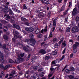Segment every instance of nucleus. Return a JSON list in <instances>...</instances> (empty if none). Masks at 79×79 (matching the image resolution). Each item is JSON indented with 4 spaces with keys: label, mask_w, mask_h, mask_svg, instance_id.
<instances>
[{
    "label": "nucleus",
    "mask_w": 79,
    "mask_h": 79,
    "mask_svg": "<svg viewBox=\"0 0 79 79\" xmlns=\"http://www.w3.org/2000/svg\"><path fill=\"white\" fill-rule=\"evenodd\" d=\"M30 37L31 38L29 41V42H30V44L31 45H32V46H34V45H35V40L33 39V37H34V35L32 34H30Z\"/></svg>",
    "instance_id": "f257e3e1"
},
{
    "label": "nucleus",
    "mask_w": 79,
    "mask_h": 79,
    "mask_svg": "<svg viewBox=\"0 0 79 79\" xmlns=\"http://www.w3.org/2000/svg\"><path fill=\"white\" fill-rule=\"evenodd\" d=\"M24 55V54H20V55L18 54V59H17V60H15L16 63H20L21 61H23V59L21 58L20 56H21V57H23Z\"/></svg>",
    "instance_id": "f03ea898"
},
{
    "label": "nucleus",
    "mask_w": 79,
    "mask_h": 79,
    "mask_svg": "<svg viewBox=\"0 0 79 79\" xmlns=\"http://www.w3.org/2000/svg\"><path fill=\"white\" fill-rule=\"evenodd\" d=\"M49 26L51 28L53 27L52 32H53L54 30L55 29V27H56V21L55 20L52 21L51 22Z\"/></svg>",
    "instance_id": "7ed1b4c3"
},
{
    "label": "nucleus",
    "mask_w": 79,
    "mask_h": 79,
    "mask_svg": "<svg viewBox=\"0 0 79 79\" xmlns=\"http://www.w3.org/2000/svg\"><path fill=\"white\" fill-rule=\"evenodd\" d=\"M60 61L59 59H57L55 60L52 61V65H54L55 66H57L58 64H56V63H58Z\"/></svg>",
    "instance_id": "20e7f679"
},
{
    "label": "nucleus",
    "mask_w": 79,
    "mask_h": 79,
    "mask_svg": "<svg viewBox=\"0 0 79 79\" xmlns=\"http://www.w3.org/2000/svg\"><path fill=\"white\" fill-rule=\"evenodd\" d=\"M3 48L4 49V51L5 52L6 54L7 55H8V54H10V51L7 49V48H6V45L5 44L3 45Z\"/></svg>",
    "instance_id": "39448f33"
},
{
    "label": "nucleus",
    "mask_w": 79,
    "mask_h": 79,
    "mask_svg": "<svg viewBox=\"0 0 79 79\" xmlns=\"http://www.w3.org/2000/svg\"><path fill=\"white\" fill-rule=\"evenodd\" d=\"M79 31V29L77 27H75L72 28V32L73 33H74V32H76Z\"/></svg>",
    "instance_id": "423d86ee"
},
{
    "label": "nucleus",
    "mask_w": 79,
    "mask_h": 79,
    "mask_svg": "<svg viewBox=\"0 0 79 79\" xmlns=\"http://www.w3.org/2000/svg\"><path fill=\"white\" fill-rule=\"evenodd\" d=\"M0 61L2 63H3L4 60V56H3V54L2 53L0 52Z\"/></svg>",
    "instance_id": "0eeeda50"
},
{
    "label": "nucleus",
    "mask_w": 79,
    "mask_h": 79,
    "mask_svg": "<svg viewBox=\"0 0 79 79\" xmlns=\"http://www.w3.org/2000/svg\"><path fill=\"white\" fill-rule=\"evenodd\" d=\"M25 30L28 32H31L34 31V28L32 27H27L25 28Z\"/></svg>",
    "instance_id": "6e6552de"
},
{
    "label": "nucleus",
    "mask_w": 79,
    "mask_h": 79,
    "mask_svg": "<svg viewBox=\"0 0 79 79\" xmlns=\"http://www.w3.org/2000/svg\"><path fill=\"white\" fill-rule=\"evenodd\" d=\"M33 79H39V73H38L35 74L33 77Z\"/></svg>",
    "instance_id": "1a4fd4ad"
},
{
    "label": "nucleus",
    "mask_w": 79,
    "mask_h": 79,
    "mask_svg": "<svg viewBox=\"0 0 79 79\" xmlns=\"http://www.w3.org/2000/svg\"><path fill=\"white\" fill-rule=\"evenodd\" d=\"M53 68H51L50 69V70H51V73L49 74V77H51L53 73H54V71H53Z\"/></svg>",
    "instance_id": "9d476101"
},
{
    "label": "nucleus",
    "mask_w": 79,
    "mask_h": 79,
    "mask_svg": "<svg viewBox=\"0 0 79 79\" xmlns=\"http://www.w3.org/2000/svg\"><path fill=\"white\" fill-rule=\"evenodd\" d=\"M72 15L73 16L74 15H77V8H75L73 9L72 12Z\"/></svg>",
    "instance_id": "9b49d317"
},
{
    "label": "nucleus",
    "mask_w": 79,
    "mask_h": 79,
    "mask_svg": "<svg viewBox=\"0 0 79 79\" xmlns=\"http://www.w3.org/2000/svg\"><path fill=\"white\" fill-rule=\"evenodd\" d=\"M12 9L14 11H15V12H17V13H19L20 11L18 10H17L15 8V6H13Z\"/></svg>",
    "instance_id": "f8f14e48"
},
{
    "label": "nucleus",
    "mask_w": 79,
    "mask_h": 79,
    "mask_svg": "<svg viewBox=\"0 0 79 79\" xmlns=\"http://www.w3.org/2000/svg\"><path fill=\"white\" fill-rule=\"evenodd\" d=\"M13 32L14 33V37H15V39H17V38H18V36H17V35H15V34H18L19 33L17 31H14V30H13Z\"/></svg>",
    "instance_id": "ddd939ff"
},
{
    "label": "nucleus",
    "mask_w": 79,
    "mask_h": 79,
    "mask_svg": "<svg viewBox=\"0 0 79 79\" xmlns=\"http://www.w3.org/2000/svg\"><path fill=\"white\" fill-rule=\"evenodd\" d=\"M23 48L24 50L26 51L27 52H28V53H29V52H31V51H32L31 49L28 50V49L27 48H26V47H24Z\"/></svg>",
    "instance_id": "4468645a"
},
{
    "label": "nucleus",
    "mask_w": 79,
    "mask_h": 79,
    "mask_svg": "<svg viewBox=\"0 0 79 79\" xmlns=\"http://www.w3.org/2000/svg\"><path fill=\"white\" fill-rule=\"evenodd\" d=\"M39 52L40 53H41L44 55V54H45L46 53V51L44 49H41L40 51Z\"/></svg>",
    "instance_id": "2eb2a0df"
},
{
    "label": "nucleus",
    "mask_w": 79,
    "mask_h": 79,
    "mask_svg": "<svg viewBox=\"0 0 79 79\" xmlns=\"http://www.w3.org/2000/svg\"><path fill=\"white\" fill-rule=\"evenodd\" d=\"M73 52L74 53H76L77 52V47L76 46H75V45H73Z\"/></svg>",
    "instance_id": "dca6fc26"
},
{
    "label": "nucleus",
    "mask_w": 79,
    "mask_h": 79,
    "mask_svg": "<svg viewBox=\"0 0 79 79\" xmlns=\"http://www.w3.org/2000/svg\"><path fill=\"white\" fill-rule=\"evenodd\" d=\"M41 2L42 3H44L47 4L49 3V1L48 0H44V1L43 0H41Z\"/></svg>",
    "instance_id": "f3484780"
},
{
    "label": "nucleus",
    "mask_w": 79,
    "mask_h": 79,
    "mask_svg": "<svg viewBox=\"0 0 79 79\" xmlns=\"http://www.w3.org/2000/svg\"><path fill=\"white\" fill-rule=\"evenodd\" d=\"M8 10V7H5V9H3L2 10V11H3L5 13H8V10Z\"/></svg>",
    "instance_id": "a211bd4d"
},
{
    "label": "nucleus",
    "mask_w": 79,
    "mask_h": 79,
    "mask_svg": "<svg viewBox=\"0 0 79 79\" xmlns=\"http://www.w3.org/2000/svg\"><path fill=\"white\" fill-rule=\"evenodd\" d=\"M13 25L14 27H16V29H18L19 30L20 29V27H19V26L18 25L16 26L15 24H13Z\"/></svg>",
    "instance_id": "6ab92c4d"
},
{
    "label": "nucleus",
    "mask_w": 79,
    "mask_h": 79,
    "mask_svg": "<svg viewBox=\"0 0 79 79\" xmlns=\"http://www.w3.org/2000/svg\"><path fill=\"white\" fill-rule=\"evenodd\" d=\"M40 32V30L38 28L36 29L35 31V34H39Z\"/></svg>",
    "instance_id": "aec40b11"
},
{
    "label": "nucleus",
    "mask_w": 79,
    "mask_h": 79,
    "mask_svg": "<svg viewBox=\"0 0 79 79\" xmlns=\"http://www.w3.org/2000/svg\"><path fill=\"white\" fill-rule=\"evenodd\" d=\"M36 59L37 57L35 56L31 59V61H32V63H34V62H35V60H36Z\"/></svg>",
    "instance_id": "412c9836"
},
{
    "label": "nucleus",
    "mask_w": 79,
    "mask_h": 79,
    "mask_svg": "<svg viewBox=\"0 0 79 79\" xmlns=\"http://www.w3.org/2000/svg\"><path fill=\"white\" fill-rule=\"evenodd\" d=\"M40 65H38V66H37L36 67H34L33 68V69L34 70H35V71H36L37 69H39V68H40Z\"/></svg>",
    "instance_id": "4be33fe9"
},
{
    "label": "nucleus",
    "mask_w": 79,
    "mask_h": 79,
    "mask_svg": "<svg viewBox=\"0 0 79 79\" xmlns=\"http://www.w3.org/2000/svg\"><path fill=\"white\" fill-rule=\"evenodd\" d=\"M64 8H65V5H64L60 9V11H64Z\"/></svg>",
    "instance_id": "5701e85b"
},
{
    "label": "nucleus",
    "mask_w": 79,
    "mask_h": 79,
    "mask_svg": "<svg viewBox=\"0 0 79 79\" xmlns=\"http://www.w3.org/2000/svg\"><path fill=\"white\" fill-rule=\"evenodd\" d=\"M52 55H55L57 54V51H54L52 52Z\"/></svg>",
    "instance_id": "b1692460"
},
{
    "label": "nucleus",
    "mask_w": 79,
    "mask_h": 79,
    "mask_svg": "<svg viewBox=\"0 0 79 79\" xmlns=\"http://www.w3.org/2000/svg\"><path fill=\"white\" fill-rule=\"evenodd\" d=\"M75 45V47H78L79 46V43L77 42H76L75 44L73 45Z\"/></svg>",
    "instance_id": "393cba45"
},
{
    "label": "nucleus",
    "mask_w": 79,
    "mask_h": 79,
    "mask_svg": "<svg viewBox=\"0 0 79 79\" xmlns=\"http://www.w3.org/2000/svg\"><path fill=\"white\" fill-rule=\"evenodd\" d=\"M42 34L40 33L38 35L37 37L39 38H41V37H42Z\"/></svg>",
    "instance_id": "a878e982"
},
{
    "label": "nucleus",
    "mask_w": 79,
    "mask_h": 79,
    "mask_svg": "<svg viewBox=\"0 0 79 79\" xmlns=\"http://www.w3.org/2000/svg\"><path fill=\"white\" fill-rule=\"evenodd\" d=\"M15 74V72L14 71H13L12 72V74H11L10 75V76H13V74Z\"/></svg>",
    "instance_id": "bb28decb"
},
{
    "label": "nucleus",
    "mask_w": 79,
    "mask_h": 79,
    "mask_svg": "<svg viewBox=\"0 0 79 79\" xmlns=\"http://www.w3.org/2000/svg\"><path fill=\"white\" fill-rule=\"evenodd\" d=\"M71 31V29L69 27H67L66 29V32H70Z\"/></svg>",
    "instance_id": "cd10ccee"
},
{
    "label": "nucleus",
    "mask_w": 79,
    "mask_h": 79,
    "mask_svg": "<svg viewBox=\"0 0 79 79\" xmlns=\"http://www.w3.org/2000/svg\"><path fill=\"white\" fill-rule=\"evenodd\" d=\"M21 19L23 21H27V19L26 18L23 17L21 18Z\"/></svg>",
    "instance_id": "c85d7f7f"
},
{
    "label": "nucleus",
    "mask_w": 79,
    "mask_h": 79,
    "mask_svg": "<svg viewBox=\"0 0 79 79\" xmlns=\"http://www.w3.org/2000/svg\"><path fill=\"white\" fill-rule=\"evenodd\" d=\"M23 9H25V10H26L27 9V7L26 6V4H24L23 6Z\"/></svg>",
    "instance_id": "c756f323"
},
{
    "label": "nucleus",
    "mask_w": 79,
    "mask_h": 79,
    "mask_svg": "<svg viewBox=\"0 0 79 79\" xmlns=\"http://www.w3.org/2000/svg\"><path fill=\"white\" fill-rule=\"evenodd\" d=\"M67 76L68 77H69V79H73V78H74V77L72 75H70V76Z\"/></svg>",
    "instance_id": "7c9ffc66"
},
{
    "label": "nucleus",
    "mask_w": 79,
    "mask_h": 79,
    "mask_svg": "<svg viewBox=\"0 0 79 79\" xmlns=\"http://www.w3.org/2000/svg\"><path fill=\"white\" fill-rule=\"evenodd\" d=\"M3 37L4 39H5L6 40H7V39H8V37L7 36V35H4Z\"/></svg>",
    "instance_id": "2f4dec72"
},
{
    "label": "nucleus",
    "mask_w": 79,
    "mask_h": 79,
    "mask_svg": "<svg viewBox=\"0 0 79 79\" xmlns=\"http://www.w3.org/2000/svg\"><path fill=\"white\" fill-rule=\"evenodd\" d=\"M25 24L27 25V26H31V23L27 22L25 23Z\"/></svg>",
    "instance_id": "473e14b6"
},
{
    "label": "nucleus",
    "mask_w": 79,
    "mask_h": 79,
    "mask_svg": "<svg viewBox=\"0 0 79 79\" xmlns=\"http://www.w3.org/2000/svg\"><path fill=\"white\" fill-rule=\"evenodd\" d=\"M44 74H45V73H44L43 72L40 74V76H41V77H42L44 76Z\"/></svg>",
    "instance_id": "72a5a7b5"
},
{
    "label": "nucleus",
    "mask_w": 79,
    "mask_h": 79,
    "mask_svg": "<svg viewBox=\"0 0 79 79\" xmlns=\"http://www.w3.org/2000/svg\"><path fill=\"white\" fill-rule=\"evenodd\" d=\"M76 22H78L79 21V17H77L76 18Z\"/></svg>",
    "instance_id": "f704fd0d"
},
{
    "label": "nucleus",
    "mask_w": 79,
    "mask_h": 79,
    "mask_svg": "<svg viewBox=\"0 0 79 79\" xmlns=\"http://www.w3.org/2000/svg\"><path fill=\"white\" fill-rule=\"evenodd\" d=\"M50 58V56H47L45 58V60H48Z\"/></svg>",
    "instance_id": "c9c22d12"
},
{
    "label": "nucleus",
    "mask_w": 79,
    "mask_h": 79,
    "mask_svg": "<svg viewBox=\"0 0 79 79\" xmlns=\"http://www.w3.org/2000/svg\"><path fill=\"white\" fill-rule=\"evenodd\" d=\"M50 37H52V31L50 32V34L48 38H50Z\"/></svg>",
    "instance_id": "e433bc0d"
},
{
    "label": "nucleus",
    "mask_w": 79,
    "mask_h": 79,
    "mask_svg": "<svg viewBox=\"0 0 79 79\" xmlns=\"http://www.w3.org/2000/svg\"><path fill=\"white\" fill-rule=\"evenodd\" d=\"M70 70L71 71H73L74 70V68L71 67L70 69Z\"/></svg>",
    "instance_id": "4c0bfd02"
},
{
    "label": "nucleus",
    "mask_w": 79,
    "mask_h": 79,
    "mask_svg": "<svg viewBox=\"0 0 79 79\" xmlns=\"http://www.w3.org/2000/svg\"><path fill=\"white\" fill-rule=\"evenodd\" d=\"M54 47L55 48H58V44H56L54 45Z\"/></svg>",
    "instance_id": "58836bf2"
},
{
    "label": "nucleus",
    "mask_w": 79,
    "mask_h": 79,
    "mask_svg": "<svg viewBox=\"0 0 79 79\" xmlns=\"http://www.w3.org/2000/svg\"><path fill=\"white\" fill-rule=\"evenodd\" d=\"M0 68H4L3 65V64L2 63L0 64Z\"/></svg>",
    "instance_id": "ea45409f"
},
{
    "label": "nucleus",
    "mask_w": 79,
    "mask_h": 79,
    "mask_svg": "<svg viewBox=\"0 0 79 79\" xmlns=\"http://www.w3.org/2000/svg\"><path fill=\"white\" fill-rule=\"evenodd\" d=\"M9 63H13L14 62V61H13V60L11 59H10L9 60Z\"/></svg>",
    "instance_id": "a19ab883"
},
{
    "label": "nucleus",
    "mask_w": 79,
    "mask_h": 79,
    "mask_svg": "<svg viewBox=\"0 0 79 79\" xmlns=\"http://www.w3.org/2000/svg\"><path fill=\"white\" fill-rule=\"evenodd\" d=\"M65 72L67 73H70V70L68 69H66L65 70Z\"/></svg>",
    "instance_id": "79ce46f5"
},
{
    "label": "nucleus",
    "mask_w": 79,
    "mask_h": 79,
    "mask_svg": "<svg viewBox=\"0 0 79 79\" xmlns=\"http://www.w3.org/2000/svg\"><path fill=\"white\" fill-rule=\"evenodd\" d=\"M9 13L10 15H13V12H12V10H10L9 11Z\"/></svg>",
    "instance_id": "37998d69"
},
{
    "label": "nucleus",
    "mask_w": 79,
    "mask_h": 79,
    "mask_svg": "<svg viewBox=\"0 0 79 79\" xmlns=\"http://www.w3.org/2000/svg\"><path fill=\"white\" fill-rule=\"evenodd\" d=\"M30 57H31V55L29 54L27 58V60L28 61L29 60V59L30 58Z\"/></svg>",
    "instance_id": "c03bdc74"
},
{
    "label": "nucleus",
    "mask_w": 79,
    "mask_h": 79,
    "mask_svg": "<svg viewBox=\"0 0 79 79\" xmlns=\"http://www.w3.org/2000/svg\"><path fill=\"white\" fill-rule=\"evenodd\" d=\"M1 75L0 76V78H2V76H3V75H4V72H2L1 74Z\"/></svg>",
    "instance_id": "a18cd8bd"
},
{
    "label": "nucleus",
    "mask_w": 79,
    "mask_h": 79,
    "mask_svg": "<svg viewBox=\"0 0 79 79\" xmlns=\"http://www.w3.org/2000/svg\"><path fill=\"white\" fill-rule=\"evenodd\" d=\"M64 58V56L63 55L62 56V58L60 59V61H62V60H63Z\"/></svg>",
    "instance_id": "49530a36"
},
{
    "label": "nucleus",
    "mask_w": 79,
    "mask_h": 79,
    "mask_svg": "<svg viewBox=\"0 0 79 79\" xmlns=\"http://www.w3.org/2000/svg\"><path fill=\"white\" fill-rule=\"evenodd\" d=\"M44 37V40H47V35H45Z\"/></svg>",
    "instance_id": "de8ad7c7"
},
{
    "label": "nucleus",
    "mask_w": 79,
    "mask_h": 79,
    "mask_svg": "<svg viewBox=\"0 0 79 79\" xmlns=\"http://www.w3.org/2000/svg\"><path fill=\"white\" fill-rule=\"evenodd\" d=\"M63 41V38H61L60 39V41L59 42V44H61V42Z\"/></svg>",
    "instance_id": "09e8293b"
},
{
    "label": "nucleus",
    "mask_w": 79,
    "mask_h": 79,
    "mask_svg": "<svg viewBox=\"0 0 79 79\" xmlns=\"http://www.w3.org/2000/svg\"><path fill=\"white\" fill-rule=\"evenodd\" d=\"M43 71V69L41 68V69H39L38 71H39V72H41V71Z\"/></svg>",
    "instance_id": "8fccbe9b"
},
{
    "label": "nucleus",
    "mask_w": 79,
    "mask_h": 79,
    "mask_svg": "<svg viewBox=\"0 0 79 79\" xmlns=\"http://www.w3.org/2000/svg\"><path fill=\"white\" fill-rule=\"evenodd\" d=\"M9 66H10V65H6L4 68L5 69H7V68H8Z\"/></svg>",
    "instance_id": "3c124183"
},
{
    "label": "nucleus",
    "mask_w": 79,
    "mask_h": 79,
    "mask_svg": "<svg viewBox=\"0 0 79 79\" xmlns=\"http://www.w3.org/2000/svg\"><path fill=\"white\" fill-rule=\"evenodd\" d=\"M24 42H28V39H25V40H23Z\"/></svg>",
    "instance_id": "603ef678"
},
{
    "label": "nucleus",
    "mask_w": 79,
    "mask_h": 79,
    "mask_svg": "<svg viewBox=\"0 0 79 79\" xmlns=\"http://www.w3.org/2000/svg\"><path fill=\"white\" fill-rule=\"evenodd\" d=\"M44 32H47V27H46L44 29Z\"/></svg>",
    "instance_id": "864d4df0"
},
{
    "label": "nucleus",
    "mask_w": 79,
    "mask_h": 79,
    "mask_svg": "<svg viewBox=\"0 0 79 79\" xmlns=\"http://www.w3.org/2000/svg\"><path fill=\"white\" fill-rule=\"evenodd\" d=\"M66 48H65L64 49V50H63V52H62L63 54H64V53H65V51H66Z\"/></svg>",
    "instance_id": "5fc2aeb1"
},
{
    "label": "nucleus",
    "mask_w": 79,
    "mask_h": 79,
    "mask_svg": "<svg viewBox=\"0 0 79 79\" xmlns=\"http://www.w3.org/2000/svg\"><path fill=\"white\" fill-rule=\"evenodd\" d=\"M73 56V54H71L70 56V58H72Z\"/></svg>",
    "instance_id": "6e6d98bb"
},
{
    "label": "nucleus",
    "mask_w": 79,
    "mask_h": 79,
    "mask_svg": "<svg viewBox=\"0 0 79 79\" xmlns=\"http://www.w3.org/2000/svg\"><path fill=\"white\" fill-rule=\"evenodd\" d=\"M53 42H56V38H54L53 40Z\"/></svg>",
    "instance_id": "4d7b16f0"
},
{
    "label": "nucleus",
    "mask_w": 79,
    "mask_h": 79,
    "mask_svg": "<svg viewBox=\"0 0 79 79\" xmlns=\"http://www.w3.org/2000/svg\"><path fill=\"white\" fill-rule=\"evenodd\" d=\"M62 45L64 46V47H65L66 46V43L65 42H64L62 43Z\"/></svg>",
    "instance_id": "13d9d810"
},
{
    "label": "nucleus",
    "mask_w": 79,
    "mask_h": 79,
    "mask_svg": "<svg viewBox=\"0 0 79 79\" xmlns=\"http://www.w3.org/2000/svg\"><path fill=\"white\" fill-rule=\"evenodd\" d=\"M1 23H0V29H2V25Z\"/></svg>",
    "instance_id": "bf43d9fd"
},
{
    "label": "nucleus",
    "mask_w": 79,
    "mask_h": 79,
    "mask_svg": "<svg viewBox=\"0 0 79 79\" xmlns=\"http://www.w3.org/2000/svg\"><path fill=\"white\" fill-rule=\"evenodd\" d=\"M41 64H42V65L43 66H45V63L44 62H43Z\"/></svg>",
    "instance_id": "052dcab7"
},
{
    "label": "nucleus",
    "mask_w": 79,
    "mask_h": 79,
    "mask_svg": "<svg viewBox=\"0 0 79 79\" xmlns=\"http://www.w3.org/2000/svg\"><path fill=\"white\" fill-rule=\"evenodd\" d=\"M12 42H15V39L14 38H13L12 39Z\"/></svg>",
    "instance_id": "680f3d73"
},
{
    "label": "nucleus",
    "mask_w": 79,
    "mask_h": 79,
    "mask_svg": "<svg viewBox=\"0 0 79 79\" xmlns=\"http://www.w3.org/2000/svg\"><path fill=\"white\" fill-rule=\"evenodd\" d=\"M68 18H66L65 19V22H68Z\"/></svg>",
    "instance_id": "e2e57ef3"
},
{
    "label": "nucleus",
    "mask_w": 79,
    "mask_h": 79,
    "mask_svg": "<svg viewBox=\"0 0 79 79\" xmlns=\"http://www.w3.org/2000/svg\"><path fill=\"white\" fill-rule=\"evenodd\" d=\"M62 1V0H58V2L59 3H61V2Z\"/></svg>",
    "instance_id": "0e129e2a"
},
{
    "label": "nucleus",
    "mask_w": 79,
    "mask_h": 79,
    "mask_svg": "<svg viewBox=\"0 0 79 79\" xmlns=\"http://www.w3.org/2000/svg\"><path fill=\"white\" fill-rule=\"evenodd\" d=\"M42 14H43V12H41L40 13V14L41 15V16H44V14L43 15H42Z\"/></svg>",
    "instance_id": "69168bd1"
},
{
    "label": "nucleus",
    "mask_w": 79,
    "mask_h": 79,
    "mask_svg": "<svg viewBox=\"0 0 79 79\" xmlns=\"http://www.w3.org/2000/svg\"><path fill=\"white\" fill-rule=\"evenodd\" d=\"M8 76V74H6V76H5V78H7Z\"/></svg>",
    "instance_id": "338daca9"
},
{
    "label": "nucleus",
    "mask_w": 79,
    "mask_h": 79,
    "mask_svg": "<svg viewBox=\"0 0 79 79\" xmlns=\"http://www.w3.org/2000/svg\"><path fill=\"white\" fill-rule=\"evenodd\" d=\"M17 69L19 70H21V69H20V68H19V66H18L17 67Z\"/></svg>",
    "instance_id": "774afa93"
}]
</instances>
